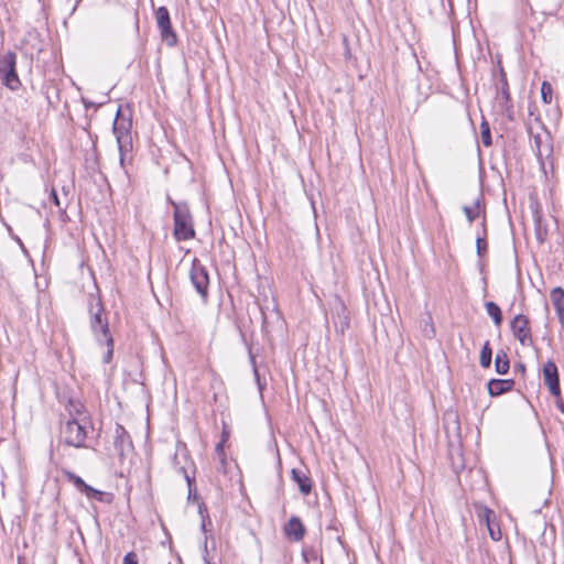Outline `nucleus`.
Instances as JSON below:
<instances>
[{
	"label": "nucleus",
	"instance_id": "f257e3e1",
	"mask_svg": "<svg viewBox=\"0 0 564 564\" xmlns=\"http://www.w3.org/2000/svg\"><path fill=\"white\" fill-rule=\"evenodd\" d=\"M89 326L97 343L106 346L104 362L108 364L113 355V339L109 330L108 318L99 296L90 294L88 297Z\"/></svg>",
	"mask_w": 564,
	"mask_h": 564
},
{
	"label": "nucleus",
	"instance_id": "f03ea898",
	"mask_svg": "<svg viewBox=\"0 0 564 564\" xmlns=\"http://www.w3.org/2000/svg\"><path fill=\"white\" fill-rule=\"evenodd\" d=\"M131 126V120L121 117V112L119 109L117 112V117L113 121L112 131L118 144L120 166L123 169L126 174H128L126 170V162L128 159H131V152L133 148Z\"/></svg>",
	"mask_w": 564,
	"mask_h": 564
},
{
	"label": "nucleus",
	"instance_id": "7ed1b4c3",
	"mask_svg": "<svg viewBox=\"0 0 564 564\" xmlns=\"http://www.w3.org/2000/svg\"><path fill=\"white\" fill-rule=\"evenodd\" d=\"M169 204L174 208L173 236L177 241H186L195 237L193 218L186 203H176L170 196Z\"/></svg>",
	"mask_w": 564,
	"mask_h": 564
},
{
	"label": "nucleus",
	"instance_id": "20e7f679",
	"mask_svg": "<svg viewBox=\"0 0 564 564\" xmlns=\"http://www.w3.org/2000/svg\"><path fill=\"white\" fill-rule=\"evenodd\" d=\"M89 427L90 420H67L61 427V438L69 446L76 448L84 447Z\"/></svg>",
	"mask_w": 564,
	"mask_h": 564
},
{
	"label": "nucleus",
	"instance_id": "39448f33",
	"mask_svg": "<svg viewBox=\"0 0 564 564\" xmlns=\"http://www.w3.org/2000/svg\"><path fill=\"white\" fill-rule=\"evenodd\" d=\"M17 56L12 52H8L2 59L0 73L2 74L3 84L11 90H17L21 82L15 70Z\"/></svg>",
	"mask_w": 564,
	"mask_h": 564
},
{
	"label": "nucleus",
	"instance_id": "423d86ee",
	"mask_svg": "<svg viewBox=\"0 0 564 564\" xmlns=\"http://www.w3.org/2000/svg\"><path fill=\"white\" fill-rule=\"evenodd\" d=\"M155 18L162 39L167 45H175L177 37L172 28L169 10L165 7H159L155 11Z\"/></svg>",
	"mask_w": 564,
	"mask_h": 564
},
{
	"label": "nucleus",
	"instance_id": "0eeeda50",
	"mask_svg": "<svg viewBox=\"0 0 564 564\" xmlns=\"http://www.w3.org/2000/svg\"><path fill=\"white\" fill-rule=\"evenodd\" d=\"M511 330L513 336L522 346L531 347L533 338L530 328V321L523 314H518L511 322Z\"/></svg>",
	"mask_w": 564,
	"mask_h": 564
},
{
	"label": "nucleus",
	"instance_id": "6e6552de",
	"mask_svg": "<svg viewBox=\"0 0 564 564\" xmlns=\"http://www.w3.org/2000/svg\"><path fill=\"white\" fill-rule=\"evenodd\" d=\"M189 278L197 293L200 296L206 297L209 284V278L206 269L203 265L194 263L189 272Z\"/></svg>",
	"mask_w": 564,
	"mask_h": 564
},
{
	"label": "nucleus",
	"instance_id": "1a4fd4ad",
	"mask_svg": "<svg viewBox=\"0 0 564 564\" xmlns=\"http://www.w3.org/2000/svg\"><path fill=\"white\" fill-rule=\"evenodd\" d=\"M544 382L547 386L550 392L554 397H560L561 387L558 370L554 361L549 360L543 366Z\"/></svg>",
	"mask_w": 564,
	"mask_h": 564
},
{
	"label": "nucleus",
	"instance_id": "9d476101",
	"mask_svg": "<svg viewBox=\"0 0 564 564\" xmlns=\"http://www.w3.org/2000/svg\"><path fill=\"white\" fill-rule=\"evenodd\" d=\"M332 317L337 333L344 334L349 328L348 312L339 299L332 306Z\"/></svg>",
	"mask_w": 564,
	"mask_h": 564
},
{
	"label": "nucleus",
	"instance_id": "9b49d317",
	"mask_svg": "<svg viewBox=\"0 0 564 564\" xmlns=\"http://www.w3.org/2000/svg\"><path fill=\"white\" fill-rule=\"evenodd\" d=\"M113 446L120 458H123L132 449L130 435L122 425L117 424L115 429Z\"/></svg>",
	"mask_w": 564,
	"mask_h": 564
},
{
	"label": "nucleus",
	"instance_id": "f8f14e48",
	"mask_svg": "<svg viewBox=\"0 0 564 564\" xmlns=\"http://www.w3.org/2000/svg\"><path fill=\"white\" fill-rule=\"evenodd\" d=\"M285 536L293 542H300L305 535V527L299 517H291L283 528Z\"/></svg>",
	"mask_w": 564,
	"mask_h": 564
},
{
	"label": "nucleus",
	"instance_id": "ddd939ff",
	"mask_svg": "<svg viewBox=\"0 0 564 564\" xmlns=\"http://www.w3.org/2000/svg\"><path fill=\"white\" fill-rule=\"evenodd\" d=\"M65 477L70 481L80 492L85 494L87 498H95L100 492L87 485L84 479L72 471H65Z\"/></svg>",
	"mask_w": 564,
	"mask_h": 564
},
{
	"label": "nucleus",
	"instance_id": "4468645a",
	"mask_svg": "<svg viewBox=\"0 0 564 564\" xmlns=\"http://www.w3.org/2000/svg\"><path fill=\"white\" fill-rule=\"evenodd\" d=\"M514 381L511 379H491L488 382V392L491 397L501 395L513 388Z\"/></svg>",
	"mask_w": 564,
	"mask_h": 564
},
{
	"label": "nucleus",
	"instance_id": "2eb2a0df",
	"mask_svg": "<svg viewBox=\"0 0 564 564\" xmlns=\"http://www.w3.org/2000/svg\"><path fill=\"white\" fill-rule=\"evenodd\" d=\"M66 411L69 415L68 420L77 421V420H89V416L85 410V406L82 402L76 400H69L66 405Z\"/></svg>",
	"mask_w": 564,
	"mask_h": 564
},
{
	"label": "nucleus",
	"instance_id": "dca6fc26",
	"mask_svg": "<svg viewBox=\"0 0 564 564\" xmlns=\"http://www.w3.org/2000/svg\"><path fill=\"white\" fill-rule=\"evenodd\" d=\"M291 474L292 479L297 484L300 491L305 496L308 495L312 490V482L305 473L293 468Z\"/></svg>",
	"mask_w": 564,
	"mask_h": 564
},
{
	"label": "nucleus",
	"instance_id": "f3484780",
	"mask_svg": "<svg viewBox=\"0 0 564 564\" xmlns=\"http://www.w3.org/2000/svg\"><path fill=\"white\" fill-rule=\"evenodd\" d=\"M487 314L492 318L496 326H500L502 323V313L500 307L494 302H487L485 304Z\"/></svg>",
	"mask_w": 564,
	"mask_h": 564
},
{
	"label": "nucleus",
	"instance_id": "a211bd4d",
	"mask_svg": "<svg viewBox=\"0 0 564 564\" xmlns=\"http://www.w3.org/2000/svg\"><path fill=\"white\" fill-rule=\"evenodd\" d=\"M496 371L499 375H505L509 370V359L506 352L499 351L495 359Z\"/></svg>",
	"mask_w": 564,
	"mask_h": 564
},
{
	"label": "nucleus",
	"instance_id": "6ab92c4d",
	"mask_svg": "<svg viewBox=\"0 0 564 564\" xmlns=\"http://www.w3.org/2000/svg\"><path fill=\"white\" fill-rule=\"evenodd\" d=\"M500 83H501V89L499 91L498 99L501 102H503L505 105H507L510 101V93H509L507 77H506V74L503 73V70H501Z\"/></svg>",
	"mask_w": 564,
	"mask_h": 564
},
{
	"label": "nucleus",
	"instance_id": "aec40b11",
	"mask_svg": "<svg viewBox=\"0 0 564 564\" xmlns=\"http://www.w3.org/2000/svg\"><path fill=\"white\" fill-rule=\"evenodd\" d=\"M491 357H492L491 347L489 345V341H486L480 351V358H479L480 366L484 368H489L491 365Z\"/></svg>",
	"mask_w": 564,
	"mask_h": 564
},
{
	"label": "nucleus",
	"instance_id": "412c9836",
	"mask_svg": "<svg viewBox=\"0 0 564 564\" xmlns=\"http://www.w3.org/2000/svg\"><path fill=\"white\" fill-rule=\"evenodd\" d=\"M464 214L469 223H473L480 214V202L477 199L471 206L463 207Z\"/></svg>",
	"mask_w": 564,
	"mask_h": 564
},
{
	"label": "nucleus",
	"instance_id": "4be33fe9",
	"mask_svg": "<svg viewBox=\"0 0 564 564\" xmlns=\"http://www.w3.org/2000/svg\"><path fill=\"white\" fill-rule=\"evenodd\" d=\"M177 471L182 474L187 482L188 486V499L196 498V489L194 487V477H191L188 473L186 471L185 467L181 466L177 468Z\"/></svg>",
	"mask_w": 564,
	"mask_h": 564
},
{
	"label": "nucleus",
	"instance_id": "5701e85b",
	"mask_svg": "<svg viewBox=\"0 0 564 564\" xmlns=\"http://www.w3.org/2000/svg\"><path fill=\"white\" fill-rule=\"evenodd\" d=\"M480 134L481 141L485 147H490L492 144L491 133L489 123L486 120H482L480 123Z\"/></svg>",
	"mask_w": 564,
	"mask_h": 564
},
{
	"label": "nucleus",
	"instance_id": "b1692460",
	"mask_svg": "<svg viewBox=\"0 0 564 564\" xmlns=\"http://www.w3.org/2000/svg\"><path fill=\"white\" fill-rule=\"evenodd\" d=\"M552 93H553L552 85L546 80L542 82L541 98L544 104L549 105L552 102Z\"/></svg>",
	"mask_w": 564,
	"mask_h": 564
},
{
	"label": "nucleus",
	"instance_id": "393cba45",
	"mask_svg": "<svg viewBox=\"0 0 564 564\" xmlns=\"http://www.w3.org/2000/svg\"><path fill=\"white\" fill-rule=\"evenodd\" d=\"M550 297H551L553 306L562 305L563 304V300H564V291H563V289L554 288L551 291Z\"/></svg>",
	"mask_w": 564,
	"mask_h": 564
},
{
	"label": "nucleus",
	"instance_id": "a878e982",
	"mask_svg": "<svg viewBox=\"0 0 564 564\" xmlns=\"http://www.w3.org/2000/svg\"><path fill=\"white\" fill-rule=\"evenodd\" d=\"M215 453L219 458L220 465L224 467L226 465V456L224 452V445L221 442L216 445Z\"/></svg>",
	"mask_w": 564,
	"mask_h": 564
},
{
	"label": "nucleus",
	"instance_id": "bb28decb",
	"mask_svg": "<svg viewBox=\"0 0 564 564\" xmlns=\"http://www.w3.org/2000/svg\"><path fill=\"white\" fill-rule=\"evenodd\" d=\"M203 561L204 564H216L210 557L207 545V535H205L204 545H203Z\"/></svg>",
	"mask_w": 564,
	"mask_h": 564
},
{
	"label": "nucleus",
	"instance_id": "cd10ccee",
	"mask_svg": "<svg viewBox=\"0 0 564 564\" xmlns=\"http://www.w3.org/2000/svg\"><path fill=\"white\" fill-rule=\"evenodd\" d=\"M477 253L478 256H482L487 248V242L484 238L478 237L476 240Z\"/></svg>",
	"mask_w": 564,
	"mask_h": 564
},
{
	"label": "nucleus",
	"instance_id": "c85d7f7f",
	"mask_svg": "<svg viewBox=\"0 0 564 564\" xmlns=\"http://www.w3.org/2000/svg\"><path fill=\"white\" fill-rule=\"evenodd\" d=\"M122 564H138V556L134 552L124 555Z\"/></svg>",
	"mask_w": 564,
	"mask_h": 564
},
{
	"label": "nucleus",
	"instance_id": "c756f323",
	"mask_svg": "<svg viewBox=\"0 0 564 564\" xmlns=\"http://www.w3.org/2000/svg\"><path fill=\"white\" fill-rule=\"evenodd\" d=\"M558 322L564 325V305L554 306Z\"/></svg>",
	"mask_w": 564,
	"mask_h": 564
},
{
	"label": "nucleus",
	"instance_id": "7c9ffc66",
	"mask_svg": "<svg viewBox=\"0 0 564 564\" xmlns=\"http://www.w3.org/2000/svg\"><path fill=\"white\" fill-rule=\"evenodd\" d=\"M250 360H251V364L253 366V375H254V378L258 382V386H259V389L261 390L262 387H261V383H260V378H259V372H258V369H257V366H256V361H254V357L253 356H250Z\"/></svg>",
	"mask_w": 564,
	"mask_h": 564
},
{
	"label": "nucleus",
	"instance_id": "2f4dec72",
	"mask_svg": "<svg viewBox=\"0 0 564 564\" xmlns=\"http://www.w3.org/2000/svg\"><path fill=\"white\" fill-rule=\"evenodd\" d=\"M556 398V406L562 413H564V401L562 400L561 395Z\"/></svg>",
	"mask_w": 564,
	"mask_h": 564
},
{
	"label": "nucleus",
	"instance_id": "473e14b6",
	"mask_svg": "<svg viewBox=\"0 0 564 564\" xmlns=\"http://www.w3.org/2000/svg\"><path fill=\"white\" fill-rule=\"evenodd\" d=\"M51 197L53 198L54 204H55L56 206H59V200H58L57 194H56V192H55L54 189H53V191H52V193H51Z\"/></svg>",
	"mask_w": 564,
	"mask_h": 564
},
{
	"label": "nucleus",
	"instance_id": "72a5a7b5",
	"mask_svg": "<svg viewBox=\"0 0 564 564\" xmlns=\"http://www.w3.org/2000/svg\"><path fill=\"white\" fill-rule=\"evenodd\" d=\"M489 532H490V535L494 540H499L500 539V535L499 536H496V532H494V530L489 527Z\"/></svg>",
	"mask_w": 564,
	"mask_h": 564
},
{
	"label": "nucleus",
	"instance_id": "f704fd0d",
	"mask_svg": "<svg viewBox=\"0 0 564 564\" xmlns=\"http://www.w3.org/2000/svg\"><path fill=\"white\" fill-rule=\"evenodd\" d=\"M490 510L486 509V521L489 522Z\"/></svg>",
	"mask_w": 564,
	"mask_h": 564
},
{
	"label": "nucleus",
	"instance_id": "c9c22d12",
	"mask_svg": "<svg viewBox=\"0 0 564 564\" xmlns=\"http://www.w3.org/2000/svg\"><path fill=\"white\" fill-rule=\"evenodd\" d=\"M434 334V329L433 327H431V335H429L430 337Z\"/></svg>",
	"mask_w": 564,
	"mask_h": 564
}]
</instances>
